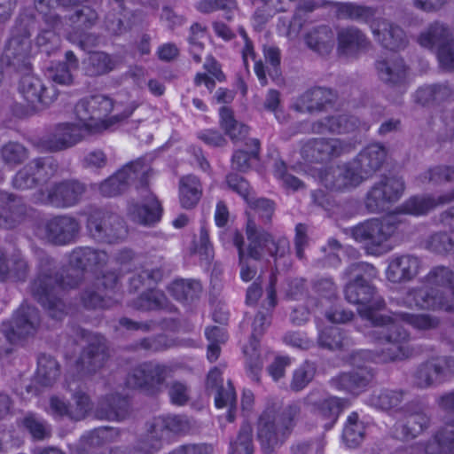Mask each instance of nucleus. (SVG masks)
I'll return each instance as SVG.
<instances>
[{
    "label": "nucleus",
    "mask_w": 454,
    "mask_h": 454,
    "mask_svg": "<svg viewBox=\"0 0 454 454\" xmlns=\"http://www.w3.org/2000/svg\"><path fill=\"white\" fill-rule=\"evenodd\" d=\"M345 299L356 305L359 316L370 321L374 326L381 327L373 332L376 340L386 339L387 341L410 340V333L402 323L416 330L427 331L436 329L441 323L438 317L429 314H414L395 312L392 316L379 314L386 307L385 300L378 294L376 288L363 276L356 275L344 288Z\"/></svg>",
    "instance_id": "f257e3e1"
},
{
    "label": "nucleus",
    "mask_w": 454,
    "mask_h": 454,
    "mask_svg": "<svg viewBox=\"0 0 454 454\" xmlns=\"http://www.w3.org/2000/svg\"><path fill=\"white\" fill-rule=\"evenodd\" d=\"M378 341L384 345L380 352L361 349L349 355L348 363L352 366V369L348 372H342V390L353 395L364 393L376 376V371L372 366V364L403 360L409 358L413 354L409 340L398 342L395 340L387 341L386 339H382Z\"/></svg>",
    "instance_id": "f03ea898"
},
{
    "label": "nucleus",
    "mask_w": 454,
    "mask_h": 454,
    "mask_svg": "<svg viewBox=\"0 0 454 454\" xmlns=\"http://www.w3.org/2000/svg\"><path fill=\"white\" fill-rule=\"evenodd\" d=\"M423 286L409 288L401 304L411 309L454 313V270L436 265L420 279Z\"/></svg>",
    "instance_id": "7ed1b4c3"
},
{
    "label": "nucleus",
    "mask_w": 454,
    "mask_h": 454,
    "mask_svg": "<svg viewBox=\"0 0 454 454\" xmlns=\"http://www.w3.org/2000/svg\"><path fill=\"white\" fill-rule=\"evenodd\" d=\"M137 106L132 101L114 100L103 94L81 98L74 106L76 120L89 131L107 129L129 118Z\"/></svg>",
    "instance_id": "20e7f679"
},
{
    "label": "nucleus",
    "mask_w": 454,
    "mask_h": 454,
    "mask_svg": "<svg viewBox=\"0 0 454 454\" xmlns=\"http://www.w3.org/2000/svg\"><path fill=\"white\" fill-rule=\"evenodd\" d=\"M383 32L373 28V34L381 46L388 52L383 59L377 60L375 67L381 81L392 88L405 91L407 88L408 67L398 51L403 49L408 40L403 29L398 25L382 21Z\"/></svg>",
    "instance_id": "39448f33"
},
{
    "label": "nucleus",
    "mask_w": 454,
    "mask_h": 454,
    "mask_svg": "<svg viewBox=\"0 0 454 454\" xmlns=\"http://www.w3.org/2000/svg\"><path fill=\"white\" fill-rule=\"evenodd\" d=\"M400 224L396 216L390 214L380 218L367 219L342 231L350 234L355 241L364 244L369 254H380L392 248L389 241L398 233Z\"/></svg>",
    "instance_id": "423d86ee"
},
{
    "label": "nucleus",
    "mask_w": 454,
    "mask_h": 454,
    "mask_svg": "<svg viewBox=\"0 0 454 454\" xmlns=\"http://www.w3.org/2000/svg\"><path fill=\"white\" fill-rule=\"evenodd\" d=\"M300 414V407L294 403L286 407L281 414L275 407H268L260 416L258 439L266 451H270L286 438L294 419Z\"/></svg>",
    "instance_id": "0eeeda50"
},
{
    "label": "nucleus",
    "mask_w": 454,
    "mask_h": 454,
    "mask_svg": "<svg viewBox=\"0 0 454 454\" xmlns=\"http://www.w3.org/2000/svg\"><path fill=\"white\" fill-rule=\"evenodd\" d=\"M387 159V150L380 144L364 147L352 160L342 165V188L356 187L364 180L372 176Z\"/></svg>",
    "instance_id": "6e6552de"
},
{
    "label": "nucleus",
    "mask_w": 454,
    "mask_h": 454,
    "mask_svg": "<svg viewBox=\"0 0 454 454\" xmlns=\"http://www.w3.org/2000/svg\"><path fill=\"white\" fill-rule=\"evenodd\" d=\"M247 246L245 254L254 260H262L267 255L282 256L288 250L289 243L285 238L276 239L270 232L259 227L253 219L246 226Z\"/></svg>",
    "instance_id": "1a4fd4ad"
},
{
    "label": "nucleus",
    "mask_w": 454,
    "mask_h": 454,
    "mask_svg": "<svg viewBox=\"0 0 454 454\" xmlns=\"http://www.w3.org/2000/svg\"><path fill=\"white\" fill-rule=\"evenodd\" d=\"M419 43L425 48H436L437 59L441 67L447 71H454V40L451 38L450 27L435 21L421 33L418 38Z\"/></svg>",
    "instance_id": "9d476101"
},
{
    "label": "nucleus",
    "mask_w": 454,
    "mask_h": 454,
    "mask_svg": "<svg viewBox=\"0 0 454 454\" xmlns=\"http://www.w3.org/2000/svg\"><path fill=\"white\" fill-rule=\"evenodd\" d=\"M76 284V282L71 283L67 279H62L59 283L51 274L43 272L33 282L31 290L38 301L47 308L49 315L52 318L60 320L66 315L65 305L56 297V294L60 288L73 287Z\"/></svg>",
    "instance_id": "9b49d317"
},
{
    "label": "nucleus",
    "mask_w": 454,
    "mask_h": 454,
    "mask_svg": "<svg viewBox=\"0 0 454 454\" xmlns=\"http://www.w3.org/2000/svg\"><path fill=\"white\" fill-rule=\"evenodd\" d=\"M405 189L404 181L398 176H384L367 192L364 206L369 213L383 212L389 204L397 201Z\"/></svg>",
    "instance_id": "f8f14e48"
},
{
    "label": "nucleus",
    "mask_w": 454,
    "mask_h": 454,
    "mask_svg": "<svg viewBox=\"0 0 454 454\" xmlns=\"http://www.w3.org/2000/svg\"><path fill=\"white\" fill-rule=\"evenodd\" d=\"M437 403L444 411L447 421L434 434L427 451L430 454H454V389L440 395Z\"/></svg>",
    "instance_id": "ddd939ff"
},
{
    "label": "nucleus",
    "mask_w": 454,
    "mask_h": 454,
    "mask_svg": "<svg viewBox=\"0 0 454 454\" xmlns=\"http://www.w3.org/2000/svg\"><path fill=\"white\" fill-rule=\"evenodd\" d=\"M170 373L171 370L167 365L156 363L143 364L128 375L126 383L131 388H141L153 394L161 389Z\"/></svg>",
    "instance_id": "4468645a"
},
{
    "label": "nucleus",
    "mask_w": 454,
    "mask_h": 454,
    "mask_svg": "<svg viewBox=\"0 0 454 454\" xmlns=\"http://www.w3.org/2000/svg\"><path fill=\"white\" fill-rule=\"evenodd\" d=\"M454 374V357L442 356L422 363L414 374V383L419 388L439 385Z\"/></svg>",
    "instance_id": "2eb2a0df"
},
{
    "label": "nucleus",
    "mask_w": 454,
    "mask_h": 454,
    "mask_svg": "<svg viewBox=\"0 0 454 454\" xmlns=\"http://www.w3.org/2000/svg\"><path fill=\"white\" fill-rule=\"evenodd\" d=\"M88 133L79 121L60 122L44 137L43 145L52 152L66 150L82 141Z\"/></svg>",
    "instance_id": "dca6fc26"
},
{
    "label": "nucleus",
    "mask_w": 454,
    "mask_h": 454,
    "mask_svg": "<svg viewBox=\"0 0 454 454\" xmlns=\"http://www.w3.org/2000/svg\"><path fill=\"white\" fill-rule=\"evenodd\" d=\"M40 324L36 309L28 305H21L14 314L12 322L4 324L2 331L11 343L35 333Z\"/></svg>",
    "instance_id": "f3484780"
},
{
    "label": "nucleus",
    "mask_w": 454,
    "mask_h": 454,
    "mask_svg": "<svg viewBox=\"0 0 454 454\" xmlns=\"http://www.w3.org/2000/svg\"><path fill=\"white\" fill-rule=\"evenodd\" d=\"M430 423L429 417L418 404L406 405L402 419L393 426V436L401 441H409L416 438Z\"/></svg>",
    "instance_id": "a211bd4d"
},
{
    "label": "nucleus",
    "mask_w": 454,
    "mask_h": 454,
    "mask_svg": "<svg viewBox=\"0 0 454 454\" xmlns=\"http://www.w3.org/2000/svg\"><path fill=\"white\" fill-rule=\"evenodd\" d=\"M87 227L95 239L107 242H114L126 234L122 221L117 215L101 211L90 214Z\"/></svg>",
    "instance_id": "6ab92c4d"
},
{
    "label": "nucleus",
    "mask_w": 454,
    "mask_h": 454,
    "mask_svg": "<svg viewBox=\"0 0 454 454\" xmlns=\"http://www.w3.org/2000/svg\"><path fill=\"white\" fill-rule=\"evenodd\" d=\"M146 168L140 162H132L126 165L99 185V192L103 196L114 197L126 190L130 181L140 179L144 184Z\"/></svg>",
    "instance_id": "aec40b11"
},
{
    "label": "nucleus",
    "mask_w": 454,
    "mask_h": 454,
    "mask_svg": "<svg viewBox=\"0 0 454 454\" xmlns=\"http://www.w3.org/2000/svg\"><path fill=\"white\" fill-rule=\"evenodd\" d=\"M20 92L34 110H41L50 106L57 98L56 91L47 88L43 81L33 74L22 77Z\"/></svg>",
    "instance_id": "412c9836"
},
{
    "label": "nucleus",
    "mask_w": 454,
    "mask_h": 454,
    "mask_svg": "<svg viewBox=\"0 0 454 454\" xmlns=\"http://www.w3.org/2000/svg\"><path fill=\"white\" fill-rule=\"evenodd\" d=\"M421 266L422 262L418 256L409 254H395L388 262L386 278L394 284L407 283L418 276Z\"/></svg>",
    "instance_id": "4be33fe9"
},
{
    "label": "nucleus",
    "mask_w": 454,
    "mask_h": 454,
    "mask_svg": "<svg viewBox=\"0 0 454 454\" xmlns=\"http://www.w3.org/2000/svg\"><path fill=\"white\" fill-rule=\"evenodd\" d=\"M128 214L136 223L152 225L160 220L161 207L156 197L144 187L140 193V200L129 204Z\"/></svg>",
    "instance_id": "5701e85b"
},
{
    "label": "nucleus",
    "mask_w": 454,
    "mask_h": 454,
    "mask_svg": "<svg viewBox=\"0 0 454 454\" xmlns=\"http://www.w3.org/2000/svg\"><path fill=\"white\" fill-rule=\"evenodd\" d=\"M454 200V190L442 194L437 198L433 195H413L396 207V213L420 216L427 215L440 205L448 204Z\"/></svg>",
    "instance_id": "b1692460"
},
{
    "label": "nucleus",
    "mask_w": 454,
    "mask_h": 454,
    "mask_svg": "<svg viewBox=\"0 0 454 454\" xmlns=\"http://www.w3.org/2000/svg\"><path fill=\"white\" fill-rule=\"evenodd\" d=\"M54 168L50 159H36L20 170L13 178V186L20 190L33 188L52 175Z\"/></svg>",
    "instance_id": "393cba45"
},
{
    "label": "nucleus",
    "mask_w": 454,
    "mask_h": 454,
    "mask_svg": "<svg viewBox=\"0 0 454 454\" xmlns=\"http://www.w3.org/2000/svg\"><path fill=\"white\" fill-rule=\"evenodd\" d=\"M226 181L229 187L239 193L245 201L250 205L251 208L258 213L264 223L270 221L274 212V205L270 200L266 199H255L250 192L247 182L238 175L231 174L227 176Z\"/></svg>",
    "instance_id": "a878e982"
},
{
    "label": "nucleus",
    "mask_w": 454,
    "mask_h": 454,
    "mask_svg": "<svg viewBox=\"0 0 454 454\" xmlns=\"http://www.w3.org/2000/svg\"><path fill=\"white\" fill-rule=\"evenodd\" d=\"M80 230L78 222L67 215L54 217L44 225L45 238L54 244L64 245L74 239Z\"/></svg>",
    "instance_id": "bb28decb"
},
{
    "label": "nucleus",
    "mask_w": 454,
    "mask_h": 454,
    "mask_svg": "<svg viewBox=\"0 0 454 454\" xmlns=\"http://www.w3.org/2000/svg\"><path fill=\"white\" fill-rule=\"evenodd\" d=\"M338 95L331 90L317 88L301 95L294 105L301 113H315L328 110L337 101Z\"/></svg>",
    "instance_id": "cd10ccee"
},
{
    "label": "nucleus",
    "mask_w": 454,
    "mask_h": 454,
    "mask_svg": "<svg viewBox=\"0 0 454 454\" xmlns=\"http://www.w3.org/2000/svg\"><path fill=\"white\" fill-rule=\"evenodd\" d=\"M269 324V315L258 313L253 322V340L250 341L249 346L244 348V353L247 358V370L252 380L257 382L259 381V373L262 367V361L256 350L258 341L255 339L257 336H261Z\"/></svg>",
    "instance_id": "c85d7f7f"
},
{
    "label": "nucleus",
    "mask_w": 454,
    "mask_h": 454,
    "mask_svg": "<svg viewBox=\"0 0 454 454\" xmlns=\"http://www.w3.org/2000/svg\"><path fill=\"white\" fill-rule=\"evenodd\" d=\"M441 223L449 228L450 234L439 231L432 234L427 241V248L439 254L454 252V206L440 215Z\"/></svg>",
    "instance_id": "c756f323"
},
{
    "label": "nucleus",
    "mask_w": 454,
    "mask_h": 454,
    "mask_svg": "<svg viewBox=\"0 0 454 454\" xmlns=\"http://www.w3.org/2000/svg\"><path fill=\"white\" fill-rule=\"evenodd\" d=\"M340 39V31L327 26L315 27L305 36L308 47L322 56L329 55Z\"/></svg>",
    "instance_id": "7c9ffc66"
},
{
    "label": "nucleus",
    "mask_w": 454,
    "mask_h": 454,
    "mask_svg": "<svg viewBox=\"0 0 454 454\" xmlns=\"http://www.w3.org/2000/svg\"><path fill=\"white\" fill-rule=\"evenodd\" d=\"M27 209L20 199L8 194L4 192H0V227L4 229H12L20 224Z\"/></svg>",
    "instance_id": "2f4dec72"
},
{
    "label": "nucleus",
    "mask_w": 454,
    "mask_h": 454,
    "mask_svg": "<svg viewBox=\"0 0 454 454\" xmlns=\"http://www.w3.org/2000/svg\"><path fill=\"white\" fill-rule=\"evenodd\" d=\"M340 312L338 308L328 309L319 327L317 342L320 347L333 349L340 344Z\"/></svg>",
    "instance_id": "473e14b6"
},
{
    "label": "nucleus",
    "mask_w": 454,
    "mask_h": 454,
    "mask_svg": "<svg viewBox=\"0 0 454 454\" xmlns=\"http://www.w3.org/2000/svg\"><path fill=\"white\" fill-rule=\"evenodd\" d=\"M85 188L83 184L76 181H67L55 184L49 191L50 202L60 207H67L75 205L82 194Z\"/></svg>",
    "instance_id": "72a5a7b5"
},
{
    "label": "nucleus",
    "mask_w": 454,
    "mask_h": 454,
    "mask_svg": "<svg viewBox=\"0 0 454 454\" xmlns=\"http://www.w3.org/2000/svg\"><path fill=\"white\" fill-rule=\"evenodd\" d=\"M415 102L422 106H434L454 101V88L448 83H434L419 87L414 95Z\"/></svg>",
    "instance_id": "f704fd0d"
},
{
    "label": "nucleus",
    "mask_w": 454,
    "mask_h": 454,
    "mask_svg": "<svg viewBox=\"0 0 454 454\" xmlns=\"http://www.w3.org/2000/svg\"><path fill=\"white\" fill-rule=\"evenodd\" d=\"M371 43L358 28H342V57L357 58L368 51Z\"/></svg>",
    "instance_id": "c9c22d12"
},
{
    "label": "nucleus",
    "mask_w": 454,
    "mask_h": 454,
    "mask_svg": "<svg viewBox=\"0 0 454 454\" xmlns=\"http://www.w3.org/2000/svg\"><path fill=\"white\" fill-rule=\"evenodd\" d=\"M88 349L82 354L79 364L82 370L90 373L100 368L106 358V346L103 338L93 336Z\"/></svg>",
    "instance_id": "e433bc0d"
},
{
    "label": "nucleus",
    "mask_w": 454,
    "mask_h": 454,
    "mask_svg": "<svg viewBox=\"0 0 454 454\" xmlns=\"http://www.w3.org/2000/svg\"><path fill=\"white\" fill-rule=\"evenodd\" d=\"M155 432L164 435L168 440L170 434L184 433L190 429V423L185 417L173 415L159 417L153 419Z\"/></svg>",
    "instance_id": "4c0bfd02"
},
{
    "label": "nucleus",
    "mask_w": 454,
    "mask_h": 454,
    "mask_svg": "<svg viewBox=\"0 0 454 454\" xmlns=\"http://www.w3.org/2000/svg\"><path fill=\"white\" fill-rule=\"evenodd\" d=\"M180 202L183 207L192 208L200 200L201 195V184L199 179L188 175L180 180Z\"/></svg>",
    "instance_id": "58836bf2"
},
{
    "label": "nucleus",
    "mask_w": 454,
    "mask_h": 454,
    "mask_svg": "<svg viewBox=\"0 0 454 454\" xmlns=\"http://www.w3.org/2000/svg\"><path fill=\"white\" fill-rule=\"evenodd\" d=\"M334 153V145L324 139L310 140L301 148L303 158L309 161L326 160L330 159Z\"/></svg>",
    "instance_id": "ea45409f"
},
{
    "label": "nucleus",
    "mask_w": 454,
    "mask_h": 454,
    "mask_svg": "<svg viewBox=\"0 0 454 454\" xmlns=\"http://www.w3.org/2000/svg\"><path fill=\"white\" fill-rule=\"evenodd\" d=\"M85 71L90 76L106 74L114 70L117 62L110 55L102 51L90 54L84 62Z\"/></svg>",
    "instance_id": "a19ab883"
},
{
    "label": "nucleus",
    "mask_w": 454,
    "mask_h": 454,
    "mask_svg": "<svg viewBox=\"0 0 454 454\" xmlns=\"http://www.w3.org/2000/svg\"><path fill=\"white\" fill-rule=\"evenodd\" d=\"M404 392L401 389L382 388L378 393L371 395V405L383 410L390 411L397 408L403 399Z\"/></svg>",
    "instance_id": "79ce46f5"
},
{
    "label": "nucleus",
    "mask_w": 454,
    "mask_h": 454,
    "mask_svg": "<svg viewBox=\"0 0 454 454\" xmlns=\"http://www.w3.org/2000/svg\"><path fill=\"white\" fill-rule=\"evenodd\" d=\"M220 124L225 134L233 142L245 139L248 134V128L243 123L237 121L233 117L231 110L225 106L220 109Z\"/></svg>",
    "instance_id": "37998d69"
},
{
    "label": "nucleus",
    "mask_w": 454,
    "mask_h": 454,
    "mask_svg": "<svg viewBox=\"0 0 454 454\" xmlns=\"http://www.w3.org/2000/svg\"><path fill=\"white\" fill-rule=\"evenodd\" d=\"M364 437V423L359 421L356 412H352L347 419L346 424L342 428V442L348 448L358 446Z\"/></svg>",
    "instance_id": "c03bdc74"
},
{
    "label": "nucleus",
    "mask_w": 454,
    "mask_h": 454,
    "mask_svg": "<svg viewBox=\"0 0 454 454\" xmlns=\"http://www.w3.org/2000/svg\"><path fill=\"white\" fill-rule=\"evenodd\" d=\"M165 441L163 434L155 432L154 421L153 420L145 434L137 441L136 450L140 454H155L162 448Z\"/></svg>",
    "instance_id": "a18cd8bd"
},
{
    "label": "nucleus",
    "mask_w": 454,
    "mask_h": 454,
    "mask_svg": "<svg viewBox=\"0 0 454 454\" xmlns=\"http://www.w3.org/2000/svg\"><path fill=\"white\" fill-rule=\"evenodd\" d=\"M102 418L107 419H123L127 415L128 401L125 397L111 395L100 403Z\"/></svg>",
    "instance_id": "49530a36"
},
{
    "label": "nucleus",
    "mask_w": 454,
    "mask_h": 454,
    "mask_svg": "<svg viewBox=\"0 0 454 454\" xmlns=\"http://www.w3.org/2000/svg\"><path fill=\"white\" fill-rule=\"evenodd\" d=\"M59 376V365L51 356H41L38 359L36 372L37 381L43 386H49Z\"/></svg>",
    "instance_id": "de8ad7c7"
},
{
    "label": "nucleus",
    "mask_w": 454,
    "mask_h": 454,
    "mask_svg": "<svg viewBox=\"0 0 454 454\" xmlns=\"http://www.w3.org/2000/svg\"><path fill=\"white\" fill-rule=\"evenodd\" d=\"M207 37V27L200 23H194L190 28L188 42L190 43V52L193 59L200 63L201 61V52L204 50V41Z\"/></svg>",
    "instance_id": "09e8293b"
},
{
    "label": "nucleus",
    "mask_w": 454,
    "mask_h": 454,
    "mask_svg": "<svg viewBox=\"0 0 454 454\" xmlns=\"http://www.w3.org/2000/svg\"><path fill=\"white\" fill-rule=\"evenodd\" d=\"M231 239L234 246L237 247L239 252L240 277L244 281H250L256 275V270L254 268H252L247 261V254H245L244 248V237L239 231H235L232 233Z\"/></svg>",
    "instance_id": "8fccbe9b"
},
{
    "label": "nucleus",
    "mask_w": 454,
    "mask_h": 454,
    "mask_svg": "<svg viewBox=\"0 0 454 454\" xmlns=\"http://www.w3.org/2000/svg\"><path fill=\"white\" fill-rule=\"evenodd\" d=\"M315 374V364L305 362L294 372L290 383L291 389L295 392L302 390L313 380Z\"/></svg>",
    "instance_id": "3c124183"
},
{
    "label": "nucleus",
    "mask_w": 454,
    "mask_h": 454,
    "mask_svg": "<svg viewBox=\"0 0 454 454\" xmlns=\"http://www.w3.org/2000/svg\"><path fill=\"white\" fill-rule=\"evenodd\" d=\"M422 183L442 184L454 181V167L437 165L427 169L419 176Z\"/></svg>",
    "instance_id": "603ef678"
},
{
    "label": "nucleus",
    "mask_w": 454,
    "mask_h": 454,
    "mask_svg": "<svg viewBox=\"0 0 454 454\" xmlns=\"http://www.w3.org/2000/svg\"><path fill=\"white\" fill-rule=\"evenodd\" d=\"M251 147L250 152L243 150L236 151L232 156L231 165L232 168L239 171H246L249 168V160L252 157H256L259 151V141L255 138H250L246 144Z\"/></svg>",
    "instance_id": "864d4df0"
},
{
    "label": "nucleus",
    "mask_w": 454,
    "mask_h": 454,
    "mask_svg": "<svg viewBox=\"0 0 454 454\" xmlns=\"http://www.w3.org/2000/svg\"><path fill=\"white\" fill-rule=\"evenodd\" d=\"M375 15L372 7L356 4L349 2H342V17L357 21L368 23Z\"/></svg>",
    "instance_id": "5fc2aeb1"
},
{
    "label": "nucleus",
    "mask_w": 454,
    "mask_h": 454,
    "mask_svg": "<svg viewBox=\"0 0 454 454\" xmlns=\"http://www.w3.org/2000/svg\"><path fill=\"white\" fill-rule=\"evenodd\" d=\"M252 427L250 425H244L236 439L231 442V454H253Z\"/></svg>",
    "instance_id": "6e6d98bb"
},
{
    "label": "nucleus",
    "mask_w": 454,
    "mask_h": 454,
    "mask_svg": "<svg viewBox=\"0 0 454 454\" xmlns=\"http://www.w3.org/2000/svg\"><path fill=\"white\" fill-rule=\"evenodd\" d=\"M23 426L35 440H44L51 436V427L43 420L34 414L27 415L23 419Z\"/></svg>",
    "instance_id": "4d7b16f0"
},
{
    "label": "nucleus",
    "mask_w": 454,
    "mask_h": 454,
    "mask_svg": "<svg viewBox=\"0 0 454 454\" xmlns=\"http://www.w3.org/2000/svg\"><path fill=\"white\" fill-rule=\"evenodd\" d=\"M73 403L69 405V419L80 420L85 418L91 409L89 396L82 392H76L73 395Z\"/></svg>",
    "instance_id": "13d9d810"
},
{
    "label": "nucleus",
    "mask_w": 454,
    "mask_h": 454,
    "mask_svg": "<svg viewBox=\"0 0 454 454\" xmlns=\"http://www.w3.org/2000/svg\"><path fill=\"white\" fill-rule=\"evenodd\" d=\"M1 156L5 163L17 165L27 158V152L22 145L10 142L2 147Z\"/></svg>",
    "instance_id": "bf43d9fd"
},
{
    "label": "nucleus",
    "mask_w": 454,
    "mask_h": 454,
    "mask_svg": "<svg viewBox=\"0 0 454 454\" xmlns=\"http://www.w3.org/2000/svg\"><path fill=\"white\" fill-rule=\"evenodd\" d=\"M200 289V283L185 280H176L168 286L169 294L178 301L192 298Z\"/></svg>",
    "instance_id": "052dcab7"
},
{
    "label": "nucleus",
    "mask_w": 454,
    "mask_h": 454,
    "mask_svg": "<svg viewBox=\"0 0 454 454\" xmlns=\"http://www.w3.org/2000/svg\"><path fill=\"white\" fill-rule=\"evenodd\" d=\"M6 270L8 274L5 280L21 281L27 276L28 266L24 258L13 255L8 259Z\"/></svg>",
    "instance_id": "680f3d73"
},
{
    "label": "nucleus",
    "mask_w": 454,
    "mask_h": 454,
    "mask_svg": "<svg viewBox=\"0 0 454 454\" xmlns=\"http://www.w3.org/2000/svg\"><path fill=\"white\" fill-rule=\"evenodd\" d=\"M197 9L203 13H209L216 10L226 11V18L230 20L231 17L229 13L236 11L237 3L235 0H200Z\"/></svg>",
    "instance_id": "e2e57ef3"
},
{
    "label": "nucleus",
    "mask_w": 454,
    "mask_h": 454,
    "mask_svg": "<svg viewBox=\"0 0 454 454\" xmlns=\"http://www.w3.org/2000/svg\"><path fill=\"white\" fill-rule=\"evenodd\" d=\"M44 22L48 27H51V29H41L40 33L36 37V44L39 47L46 46L49 43H53L57 40L53 29H55L59 23L58 14L55 12L45 13Z\"/></svg>",
    "instance_id": "0e129e2a"
},
{
    "label": "nucleus",
    "mask_w": 454,
    "mask_h": 454,
    "mask_svg": "<svg viewBox=\"0 0 454 454\" xmlns=\"http://www.w3.org/2000/svg\"><path fill=\"white\" fill-rule=\"evenodd\" d=\"M166 304L164 294L159 290H150L143 294L137 301V307L141 309H155L163 308Z\"/></svg>",
    "instance_id": "69168bd1"
},
{
    "label": "nucleus",
    "mask_w": 454,
    "mask_h": 454,
    "mask_svg": "<svg viewBox=\"0 0 454 454\" xmlns=\"http://www.w3.org/2000/svg\"><path fill=\"white\" fill-rule=\"evenodd\" d=\"M47 75L53 82L59 85H71L74 82L72 71L65 63H58L50 67Z\"/></svg>",
    "instance_id": "338daca9"
},
{
    "label": "nucleus",
    "mask_w": 454,
    "mask_h": 454,
    "mask_svg": "<svg viewBox=\"0 0 454 454\" xmlns=\"http://www.w3.org/2000/svg\"><path fill=\"white\" fill-rule=\"evenodd\" d=\"M161 276V271L159 269L145 268L129 278V285L134 290H137L145 284L150 285L152 282L160 279Z\"/></svg>",
    "instance_id": "774afa93"
}]
</instances>
